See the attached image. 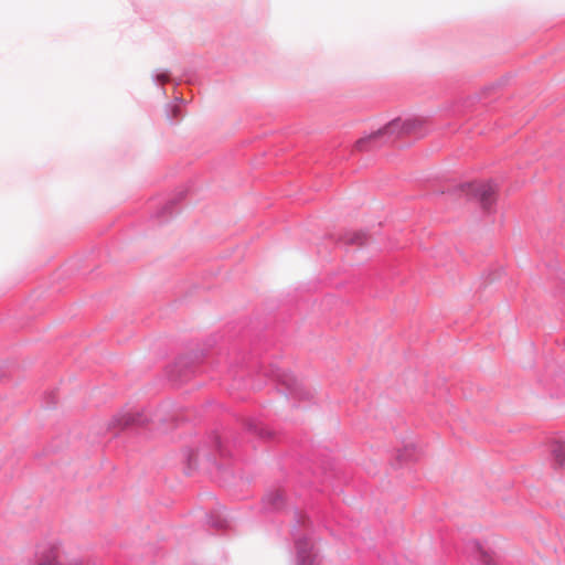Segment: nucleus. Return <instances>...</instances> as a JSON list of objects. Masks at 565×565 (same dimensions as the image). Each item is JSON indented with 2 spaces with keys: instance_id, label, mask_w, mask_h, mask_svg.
Masks as SVG:
<instances>
[{
  "instance_id": "nucleus-1",
  "label": "nucleus",
  "mask_w": 565,
  "mask_h": 565,
  "mask_svg": "<svg viewBox=\"0 0 565 565\" xmlns=\"http://www.w3.org/2000/svg\"><path fill=\"white\" fill-rule=\"evenodd\" d=\"M427 124L428 120L419 116H413L405 119L396 118L376 131L356 140L354 147L359 151H367L390 138L419 134L425 130Z\"/></svg>"
},
{
  "instance_id": "nucleus-2",
  "label": "nucleus",
  "mask_w": 565,
  "mask_h": 565,
  "mask_svg": "<svg viewBox=\"0 0 565 565\" xmlns=\"http://www.w3.org/2000/svg\"><path fill=\"white\" fill-rule=\"evenodd\" d=\"M463 192L477 201L483 211H491L497 202L498 186L490 181H475L463 185Z\"/></svg>"
},
{
  "instance_id": "nucleus-3",
  "label": "nucleus",
  "mask_w": 565,
  "mask_h": 565,
  "mask_svg": "<svg viewBox=\"0 0 565 565\" xmlns=\"http://www.w3.org/2000/svg\"><path fill=\"white\" fill-rule=\"evenodd\" d=\"M136 422V417L130 412H119L106 422V428L113 434H118Z\"/></svg>"
},
{
  "instance_id": "nucleus-4",
  "label": "nucleus",
  "mask_w": 565,
  "mask_h": 565,
  "mask_svg": "<svg viewBox=\"0 0 565 565\" xmlns=\"http://www.w3.org/2000/svg\"><path fill=\"white\" fill-rule=\"evenodd\" d=\"M35 565H63L62 552L58 546H50L39 553Z\"/></svg>"
},
{
  "instance_id": "nucleus-5",
  "label": "nucleus",
  "mask_w": 565,
  "mask_h": 565,
  "mask_svg": "<svg viewBox=\"0 0 565 565\" xmlns=\"http://www.w3.org/2000/svg\"><path fill=\"white\" fill-rule=\"evenodd\" d=\"M342 241L349 245L362 246L366 242V237L360 232H348L342 236Z\"/></svg>"
},
{
  "instance_id": "nucleus-6",
  "label": "nucleus",
  "mask_w": 565,
  "mask_h": 565,
  "mask_svg": "<svg viewBox=\"0 0 565 565\" xmlns=\"http://www.w3.org/2000/svg\"><path fill=\"white\" fill-rule=\"evenodd\" d=\"M159 79L162 81V82H166L168 79V76L167 75H160Z\"/></svg>"
},
{
  "instance_id": "nucleus-7",
  "label": "nucleus",
  "mask_w": 565,
  "mask_h": 565,
  "mask_svg": "<svg viewBox=\"0 0 565 565\" xmlns=\"http://www.w3.org/2000/svg\"><path fill=\"white\" fill-rule=\"evenodd\" d=\"M556 460L559 465H563L564 459L561 458L558 455L556 456Z\"/></svg>"
},
{
  "instance_id": "nucleus-8",
  "label": "nucleus",
  "mask_w": 565,
  "mask_h": 565,
  "mask_svg": "<svg viewBox=\"0 0 565 565\" xmlns=\"http://www.w3.org/2000/svg\"><path fill=\"white\" fill-rule=\"evenodd\" d=\"M298 386H299V383L297 381H295V388L294 390L296 391L298 388Z\"/></svg>"
},
{
  "instance_id": "nucleus-9",
  "label": "nucleus",
  "mask_w": 565,
  "mask_h": 565,
  "mask_svg": "<svg viewBox=\"0 0 565 565\" xmlns=\"http://www.w3.org/2000/svg\"><path fill=\"white\" fill-rule=\"evenodd\" d=\"M277 500H281V495L279 493L276 494Z\"/></svg>"
},
{
  "instance_id": "nucleus-10",
  "label": "nucleus",
  "mask_w": 565,
  "mask_h": 565,
  "mask_svg": "<svg viewBox=\"0 0 565 565\" xmlns=\"http://www.w3.org/2000/svg\"><path fill=\"white\" fill-rule=\"evenodd\" d=\"M177 109H178V107H177V106H174V109H173L174 115H177V114H178V110H177Z\"/></svg>"
},
{
  "instance_id": "nucleus-11",
  "label": "nucleus",
  "mask_w": 565,
  "mask_h": 565,
  "mask_svg": "<svg viewBox=\"0 0 565 565\" xmlns=\"http://www.w3.org/2000/svg\"><path fill=\"white\" fill-rule=\"evenodd\" d=\"M73 565H84L82 562H77L76 564H73Z\"/></svg>"
}]
</instances>
